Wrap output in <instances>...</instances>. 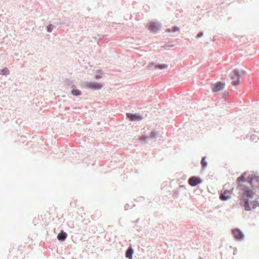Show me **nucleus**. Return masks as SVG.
Instances as JSON below:
<instances>
[{"instance_id":"f257e3e1","label":"nucleus","mask_w":259,"mask_h":259,"mask_svg":"<svg viewBox=\"0 0 259 259\" xmlns=\"http://www.w3.org/2000/svg\"><path fill=\"white\" fill-rule=\"evenodd\" d=\"M245 174H242L237 179V188L241 191V197L240 198V204L241 206L244 207L246 211L251 210L252 201L250 199H252L254 195L255 190L251 187L247 186L244 184L245 179Z\"/></svg>"},{"instance_id":"f03ea898","label":"nucleus","mask_w":259,"mask_h":259,"mask_svg":"<svg viewBox=\"0 0 259 259\" xmlns=\"http://www.w3.org/2000/svg\"><path fill=\"white\" fill-rule=\"evenodd\" d=\"M245 173L244 183L247 182L250 184L255 191H259V176L251 175L246 176L247 171H245L243 174Z\"/></svg>"},{"instance_id":"7ed1b4c3","label":"nucleus","mask_w":259,"mask_h":259,"mask_svg":"<svg viewBox=\"0 0 259 259\" xmlns=\"http://www.w3.org/2000/svg\"><path fill=\"white\" fill-rule=\"evenodd\" d=\"M147 28L150 31L154 34L157 33L161 30V24L157 23L154 21H150L146 25Z\"/></svg>"},{"instance_id":"20e7f679","label":"nucleus","mask_w":259,"mask_h":259,"mask_svg":"<svg viewBox=\"0 0 259 259\" xmlns=\"http://www.w3.org/2000/svg\"><path fill=\"white\" fill-rule=\"evenodd\" d=\"M104 83L96 81H86L84 82V87L87 89L93 91H99L104 87Z\"/></svg>"},{"instance_id":"39448f33","label":"nucleus","mask_w":259,"mask_h":259,"mask_svg":"<svg viewBox=\"0 0 259 259\" xmlns=\"http://www.w3.org/2000/svg\"><path fill=\"white\" fill-rule=\"evenodd\" d=\"M168 67V65L166 64H160L155 62H151L147 66L148 69L149 70L153 69H160L162 70L166 69Z\"/></svg>"},{"instance_id":"423d86ee","label":"nucleus","mask_w":259,"mask_h":259,"mask_svg":"<svg viewBox=\"0 0 259 259\" xmlns=\"http://www.w3.org/2000/svg\"><path fill=\"white\" fill-rule=\"evenodd\" d=\"M225 87V82L218 81L211 84L212 90L213 93H218L223 91Z\"/></svg>"},{"instance_id":"0eeeda50","label":"nucleus","mask_w":259,"mask_h":259,"mask_svg":"<svg viewBox=\"0 0 259 259\" xmlns=\"http://www.w3.org/2000/svg\"><path fill=\"white\" fill-rule=\"evenodd\" d=\"M126 117L132 121H139L143 119L142 115L139 113H126Z\"/></svg>"},{"instance_id":"6e6552de","label":"nucleus","mask_w":259,"mask_h":259,"mask_svg":"<svg viewBox=\"0 0 259 259\" xmlns=\"http://www.w3.org/2000/svg\"><path fill=\"white\" fill-rule=\"evenodd\" d=\"M189 184L192 186L195 187L202 183V180L198 176H192L188 179Z\"/></svg>"},{"instance_id":"1a4fd4ad","label":"nucleus","mask_w":259,"mask_h":259,"mask_svg":"<svg viewBox=\"0 0 259 259\" xmlns=\"http://www.w3.org/2000/svg\"><path fill=\"white\" fill-rule=\"evenodd\" d=\"M232 234L234 237L238 241H241L244 238V235L242 231L238 228H235L232 230Z\"/></svg>"},{"instance_id":"9d476101","label":"nucleus","mask_w":259,"mask_h":259,"mask_svg":"<svg viewBox=\"0 0 259 259\" xmlns=\"http://www.w3.org/2000/svg\"><path fill=\"white\" fill-rule=\"evenodd\" d=\"M134 253V249L131 244L126 249L125 253V257L128 259H133V256Z\"/></svg>"},{"instance_id":"9b49d317","label":"nucleus","mask_w":259,"mask_h":259,"mask_svg":"<svg viewBox=\"0 0 259 259\" xmlns=\"http://www.w3.org/2000/svg\"><path fill=\"white\" fill-rule=\"evenodd\" d=\"M72 90L71 91V94L75 97H78L82 95V92L80 90H78L76 88V85L75 84H72L71 87Z\"/></svg>"},{"instance_id":"f8f14e48","label":"nucleus","mask_w":259,"mask_h":259,"mask_svg":"<svg viewBox=\"0 0 259 259\" xmlns=\"http://www.w3.org/2000/svg\"><path fill=\"white\" fill-rule=\"evenodd\" d=\"M229 192L227 190H225L224 192L222 191L220 193V198L222 201H227L231 196L228 194Z\"/></svg>"},{"instance_id":"ddd939ff","label":"nucleus","mask_w":259,"mask_h":259,"mask_svg":"<svg viewBox=\"0 0 259 259\" xmlns=\"http://www.w3.org/2000/svg\"><path fill=\"white\" fill-rule=\"evenodd\" d=\"M67 234L62 230L57 235V239L60 242H63L65 241L67 237Z\"/></svg>"},{"instance_id":"4468645a","label":"nucleus","mask_w":259,"mask_h":259,"mask_svg":"<svg viewBox=\"0 0 259 259\" xmlns=\"http://www.w3.org/2000/svg\"><path fill=\"white\" fill-rule=\"evenodd\" d=\"M241 73L239 70L237 69H235L233 71V75L232 76V80L240 79Z\"/></svg>"},{"instance_id":"2eb2a0df","label":"nucleus","mask_w":259,"mask_h":259,"mask_svg":"<svg viewBox=\"0 0 259 259\" xmlns=\"http://www.w3.org/2000/svg\"><path fill=\"white\" fill-rule=\"evenodd\" d=\"M104 73V72L102 70H98L96 71V73L94 76V78L97 79L99 80L102 78V74Z\"/></svg>"},{"instance_id":"dca6fc26","label":"nucleus","mask_w":259,"mask_h":259,"mask_svg":"<svg viewBox=\"0 0 259 259\" xmlns=\"http://www.w3.org/2000/svg\"><path fill=\"white\" fill-rule=\"evenodd\" d=\"M180 29V28L177 26H175L171 27V28H167L166 29V32H175L177 31H179Z\"/></svg>"},{"instance_id":"f3484780","label":"nucleus","mask_w":259,"mask_h":259,"mask_svg":"<svg viewBox=\"0 0 259 259\" xmlns=\"http://www.w3.org/2000/svg\"><path fill=\"white\" fill-rule=\"evenodd\" d=\"M200 163L203 169H205L207 167V162L206 161V156L202 157Z\"/></svg>"},{"instance_id":"a211bd4d","label":"nucleus","mask_w":259,"mask_h":259,"mask_svg":"<svg viewBox=\"0 0 259 259\" xmlns=\"http://www.w3.org/2000/svg\"><path fill=\"white\" fill-rule=\"evenodd\" d=\"M259 196L256 198L254 200L252 201L251 210L254 209L256 207L259 206Z\"/></svg>"},{"instance_id":"6ab92c4d","label":"nucleus","mask_w":259,"mask_h":259,"mask_svg":"<svg viewBox=\"0 0 259 259\" xmlns=\"http://www.w3.org/2000/svg\"><path fill=\"white\" fill-rule=\"evenodd\" d=\"M158 133L157 132H156L155 130L152 131L150 132V135H149V139H156L157 138V136H158Z\"/></svg>"},{"instance_id":"aec40b11","label":"nucleus","mask_w":259,"mask_h":259,"mask_svg":"<svg viewBox=\"0 0 259 259\" xmlns=\"http://www.w3.org/2000/svg\"><path fill=\"white\" fill-rule=\"evenodd\" d=\"M10 74V70L7 67L2 69L0 71V74L2 75H8Z\"/></svg>"},{"instance_id":"412c9836","label":"nucleus","mask_w":259,"mask_h":259,"mask_svg":"<svg viewBox=\"0 0 259 259\" xmlns=\"http://www.w3.org/2000/svg\"><path fill=\"white\" fill-rule=\"evenodd\" d=\"M148 139H149V137L147 136L146 135H143L140 137V142H145L147 141Z\"/></svg>"},{"instance_id":"4be33fe9","label":"nucleus","mask_w":259,"mask_h":259,"mask_svg":"<svg viewBox=\"0 0 259 259\" xmlns=\"http://www.w3.org/2000/svg\"><path fill=\"white\" fill-rule=\"evenodd\" d=\"M54 28V26L52 24H49L46 27V30L48 32H51Z\"/></svg>"},{"instance_id":"5701e85b","label":"nucleus","mask_w":259,"mask_h":259,"mask_svg":"<svg viewBox=\"0 0 259 259\" xmlns=\"http://www.w3.org/2000/svg\"><path fill=\"white\" fill-rule=\"evenodd\" d=\"M240 79H235L232 80L231 84L233 86H237L240 84Z\"/></svg>"},{"instance_id":"b1692460","label":"nucleus","mask_w":259,"mask_h":259,"mask_svg":"<svg viewBox=\"0 0 259 259\" xmlns=\"http://www.w3.org/2000/svg\"><path fill=\"white\" fill-rule=\"evenodd\" d=\"M203 35V31H200V32H199L197 33L196 37L197 38H200V37H202Z\"/></svg>"},{"instance_id":"393cba45","label":"nucleus","mask_w":259,"mask_h":259,"mask_svg":"<svg viewBox=\"0 0 259 259\" xmlns=\"http://www.w3.org/2000/svg\"><path fill=\"white\" fill-rule=\"evenodd\" d=\"M65 82L67 85H69L72 84V81L69 79H66L65 80Z\"/></svg>"},{"instance_id":"a878e982","label":"nucleus","mask_w":259,"mask_h":259,"mask_svg":"<svg viewBox=\"0 0 259 259\" xmlns=\"http://www.w3.org/2000/svg\"><path fill=\"white\" fill-rule=\"evenodd\" d=\"M257 136L255 135H252L250 136V139L251 141H254L256 140Z\"/></svg>"},{"instance_id":"bb28decb","label":"nucleus","mask_w":259,"mask_h":259,"mask_svg":"<svg viewBox=\"0 0 259 259\" xmlns=\"http://www.w3.org/2000/svg\"><path fill=\"white\" fill-rule=\"evenodd\" d=\"M173 193H174V195H175L176 197H178V193H179V191L178 190H175L174 191H173Z\"/></svg>"},{"instance_id":"cd10ccee","label":"nucleus","mask_w":259,"mask_h":259,"mask_svg":"<svg viewBox=\"0 0 259 259\" xmlns=\"http://www.w3.org/2000/svg\"><path fill=\"white\" fill-rule=\"evenodd\" d=\"M129 206H130V205L128 203L125 204L124 205V209L125 210H128Z\"/></svg>"},{"instance_id":"c85d7f7f","label":"nucleus","mask_w":259,"mask_h":259,"mask_svg":"<svg viewBox=\"0 0 259 259\" xmlns=\"http://www.w3.org/2000/svg\"><path fill=\"white\" fill-rule=\"evenodd\" d=\"M139 221H140V219H137V220L134 222V223H135L137 224V223H139Z\"/></svg>"},{"instance_id":"c756f323","label":"nucleus","mask_w":259,"mask_h":259,"mask_svg":"<svg viewBox=\"0 0 259 259\" xmlns=\"http://www.w3.org/2000/svg\"><path fill=\"white\" fill-rule=\"evenodd\" d=\"M237 248H235L234 249V254H235L236 253V252H237Z\"/></svg>"},{"instance_id":"7c9ffc66","label":"nucleus","mask_w":259,"mask_h":259,"mask_svg":"<svg viewBox=\"0 0 259 259\" xmlns=\"http://www.w3.org/2000/svg\"><path fill=\"white\" fill-rule=\"evenodd\" d=\"M104 36H103L102 37L99 38V40H104Z\"/></svg>"},{"instance_id":"2f4dec72","label":"nucleus","mask_w":259,"mask_h":259,"mask_svg":"<svg viewBox=\"0 0 259 259\" xmlns=\"http://www.w3.org/2000/svg\"><path fill=\"white\" fill-rule=\"evenodd\" d=\"M224 96L225 97H227V96H228V93H225V94H224Z\"/></svg>"},{"instance_id":"473e14b6","label":"nucleus","mask_w":259,"mask_h":259,"mask_svg":"<svg viewBox=\"0 0 259 259\" xmlns=\"http://www.w3.org/2000/svg\"><path fill=\"white\" fill-rule=\"evenodd\" d=\"M170 47V46H169V45H165V47Z\"/></svg>"}]
</instances>
